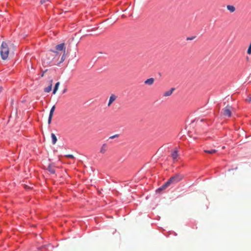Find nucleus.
Here are the masks:
<instances>
[{
  "mask_svg": "<svg viewBox=\"0 0 251 251\" xmlns=\"http://www.w3.org/2000/svg\"><path fill=\"white\" fill-rule=\"evenodd\" d=\"M183 178V176L177 174L172 176L160 188V189H164L168 187L171 183H176L180 181Z\"/></svg>",
  "mask_w": 251,
  "mask_h": 251,
  "instance_id": "f257e3e1",
  "label": "nucleus"
},
{
  "mask_svg": "<svg viewBox=\"0 0 251 251\" xmlns=\"http://www.w3.org/2000/svg\"><path fill=\"white\" fill-rule=\"evenodd\" d=\"M0 55L1 57V58L3 60L6 59L8 56L9 48H8L7 44L4 42H3L1 43V47H0Z\"/></svg>",
  "mask_w": 251,
  "mask_h": 251,
  "instance_id": "f03ea898",
  "label": "nucleus"
},
{
  "mask_svg": "<svg viewBox=\"0 0 251 251\" xmlns=\"http://www.w3.org/2000/svg\"><path fill=\"white\" fill-rule=\"evenodd\" d=\"M55 49L58 51H63V54L61 58L60 61L58 63V64H60L62 63L65 59L66 50L65 48V44L61 43L56 45L55 46Z\"/></svg>",
  "mask_w": 251,
  "mask_h": 251,
  "instance_id": "7ed1b4c3",
  "label": "nucleus"
},
{
  "mask_svg": "<svg viewBox=\"0 0 251 251\" xmlns=\"http://www.w3.org/2000/svg\"><path fill=\"white\" fill-rule=\"evenodd\" d=\"M232 107L229 105H227L223 109V115L225 117H230L231 116V110Z\"/></svg>",
  "mask_w": 251,
  "mask_h": 251,
  "instance_id": "20e7f679",
  "label": "nucleus"
},
{
  "mask_svg": "<svg viewBox=\"0 0 251 251\" xmlns=\"http://www.w3.org/2000/svg\"><path fill=\"white\" fill-rule=\"evenodd\" d=\"M59 55L58 51L56 50H50V51L47 54V56L49 57V60H53L55 59Z\"/></svg>",
  "mask_w": 251,
  "mask_h": 251,
  "instance_id": "39448f33",
  "label": "nucleus"
},
{
  "mask_svg": "<svg viewBox=\"0 0 251 251\" xmlns=\"http://www.w3.org/2000/svg\"><path fill=\"white\" fill-rule=\"evenodd\" d=\"M179 156L178 151L177 148H175L172 152L171 157H172L174 162L177 161V158Z\"/></svg>",
  "mask_w": 251,
  "mask_h": 251,
  "instance_id": "423d86ee",
  "label": "nucleus"
},
{
  "mask_svg": "<svg viewBox=\"0 0 251 251\" xmlns=\"http://www.w3.org/2000/svg\"><path fill=\"white\" fill-rule=\"evenodd\" d=\"M55 109V106L53 105L51 107V109L50 110V114H49V119H48V124H50L51 123V119H52V116H53V113L54 112Z\"/></svg>",
  "mask_w": 251,
  "mask_h": 251,
  "instance_id": "0eeeda50",
  "label": "nucleus"
},
{
  "mask_svg": "<svg viewBox=\"0 0 251 251\" xmlns=\"http://www.w3.org/2000/svg\"><path fill=\"white\" fill-rule=\"evenodd\" d=\"M47 170L51 174H55V166L52 164H50L48 166Z\"/></svg>",
  "mask_w": 251,
  "mask_h": 251,
  "instance_id": "6e6552de",
  "label": "nucleus"
},
{
  "mask_svg": "<svg viewBox=\"0 0 251 251\" xmlns=\"http://www.w3.org/2000/svg\"><path fill=\"white\" fill-rule=\"evenodd\" d=\"M108 146L106 144H103L101 146L100 149V152L102 154H104L107 151Z\"/></svg>",
  "mask_w": 251,
  "mask_h": 251,
  "instance_id": "1a4fd4ad",
  "label": "nucleus"
},
{
  "mask_svg": "<svg viewBox=\"0 0 251 251\" xmlns=\"http://www.w3.org/2000/svg\"><path fill=\"white\" fill-rule=\"evenodd\" d=\"M117 99V96L114 94H112L109 98V102L108 103V106H109L113 103L114 101Z\"/></svg>",
  "mask_w": 251,
  "mask_h": 251,
  "instance_id": "9d476101",
  "label": "nucleus"
},
{
  "mask_svg": "<svg viewBox=\"0 0 251 251\" xmlns=\"http://www.w3.org/2000/svg\"><path fill=\"white\" fill-rule=\"evenodd\" d=\"M154 79L153 78H150L149 79H147L145 81V83L148 85H151L154 83Z\"/></svg>",
  "mask_w": 251,
  "mask_h": 251,
  "instance_id": "9b49d317",
  "label": "nucleus"
},
{
  "mask_svg": "<svg viewBox=\"0 0 251 251\" xmlns=\"http://www.w3.org/2000/svg\"><path fill=\"white\" fill-rule=\"evenodd\" d=\"M174 90H175L174 88H171L170 90L166 91L164 93L163 96H165V97L170 96V95H172V94L173 93V92L174 91Z\"/></svg>",
  "mask_w": 251,
  "mask_h": 251,
  "instance_id": "f8f14e48",
  "label": "nucleus"
},
{
  "mask_svg": "<svg viewBox=\"0 0 251 251\" xmlns=\"http://www.w3.org/2000/svg\"><path fill=\"white\" fill-rule=\"evenodd\" d=\"M226 8L231 13L234 12L236 10L235 6L232 5H227L226 6Z\"/></svg>",
  "mask_w": 251,
  "mask_h": 251,
  "instance_id": "ddd939ff",
  "label": "nucleus"
},
{
  "mask_svg": "<svg viewBox=\"0 0 251 251\" xmlns=\"http://www.w3.org/2000/svg\"><path fill=\"white\" fill-rule=\"evenodd\" d=\"M51 138H52V144L53 145L55 144L56 142H57V137H56L54 133H51Z\"/></svg>",
  "mask_w": 251,
  "mask_h": 251,
  "instance_id": "4468645a",
  "label": "nucleus"
},
{
  "mask_svg": "<svg viewBox=\"0 0 251 251\" xmlns=\"http://www.w3.org/2000/svg\"><path fill=\"white\" fill-rule=\"evenodd\" d=\"M59 85H60L59 82H57L55 84L54 88L53 90V94H55L56 93V91H57V90L58 89V87H59Z\"/></svg>",
  "mask_w": 251,
  "mask_h": 251,
  "instance_id": "2eb2a0df",
  "label": "nucleus"
},
{
  "mask_svg": "<svg viewBox=\"0 0 251 251\" xmlns=\"http://www.w3.org/2000/svg\"><path fill=\"white\" fill-rule=\"evenodd\" d=\"M51 89H52V84L50 83V84L49 86H48L47 87H46L44 89V91L45 92L49 93L50 91H51Z\"/></svg>",
  "mask_w": 251,
  "mask_h": 251,
  "instance_id": "dca6fc26",
  "label": "nucleus"
},
{
  "mask_svg": "<svg viewBox=\"0 0 251 251\" xmlns=\"http://www.w3.org/2000/svg\"><path fill=\"white\" fill-rule=\"evenodd\" d=\"M204 151L206 153H210V154H213L214 153H216L217 152V151L216 150L212 149L210 150H205Z\"/></svg>",
  "mask_w": 251,
  "mask_h": 251,
  "instance_id": "f3484780",
  "label": "nucleus"
},
{
  "mask_svg": "<svg viewBox=\"0 0 251 251\" xmlns=\"http://www.w3.org/2000/svg\"><path fill=\"white\" fill-rule=\"evenodd\" d=\"M41 3L46 5H48L50 3V0H41Z\"/></svg>",
  "mask_w": 251,
  "mask_h": 251,
  "instance_id": "a211bd4d",
  "label": "nucleus"
},
{
  "mask_svg": "<svg viewBox=\"0 0 251 251\" xmlns=\"http://www.w3.org/2000/svg\"><path fill=\"white\" fill-rule=\"evenodd\" d=\"M65 157H68V158H72V159H74V158H75L74 155H72V154L65 155Z\"/></svg>",
  "mask_w": 251,
  "mask_h": 251,
  "instance_id": "6ab92c4d",
  "label": "nucleus"
},
{
  "mask_svg": "<svg viewBox=\"0 0 251 251\" xmlns=\"http://www.w3.org/2000/svg\"><path fill=\"white\" fill-rule=\"evenodd\" d=\"M119 137V135L118 134H115V135H112L110 137V139H114L115 138H116V137Z\"/></svg>",
  "mask_w": 251,
  "mask_h": 251,
  "instance_id": "aec40b11",
  "label": "nucleus"
},
{
  "mask_svg": "<svg viewBox=\"0 0 251 251\" xmlns=\"http://www.w3.org/2000/svg\"><path fill=\"white\" fill-rule=\"evenodd\" d=\"M246 100L249 101V102H251V95H250L248 97V98Z\"/></svg>",
  "mask_w": 251,
  "mask_h": 251,
  "instance_id": "412c9836",
  "label": "nucleus"
},
{
  "mask_svg": "<svg viewBox=\"0 0 251 251\" xmlns=\"http://www.w3.org/2000/svg\"><path fill=\"white\" fill-rule=\"evenodd\" d=\"M247 52L249 54H251V47H249L248 49V51H247Z\"/></svg>",
  "mask_w": 251,
  "mask_h": 251,
  "instance_id": "4be33fe9",
  "label": "nucleus"
},
{
  "mask_svg": "<svg viewBox=\"0 0 251 251\" xmlns=\"http://www.w3.org/2000/svg\"><path fill=\"white\" fill-rule=\"evenodd\" d=\"M2 88H0V92L2 91Z\"/></svg>",
  "mask_w": 251,
  "mask_h": 251,
  "instance_id": "5701e85b",
  "label": "nucleus"
},
{
  "mask_svg": "<svg viewBox=\"0 0 251 251\" xmlns=\"http://www.w3.org/2000/svg\"><path fill=\"white\" fill-rule=\"evenodd\" d=\"M193 39V38H187V40H191V39Z\"/></svg>",
  "mask_w": 251,
  "mask_h": 251,
  "instance_id": "b1692460",
  "label": "nucleus"
},
{
  "mask_svg": "<svg viewBox=\"0 0 251 251\" xmlns=\"http://www.w3.org/2000/svg\"><path fill=\"white\" fill-rule=\"evenodd\" d=\"M66 89H65V90L63 91V93H65V92H66Z\"/></svg>",
  "mask_w": 251,
  "mask_h": 251,
  "instance_id": "393cba45",
  "label": "nucleus"
},
{
  "mask_svg": "<svg viewBox=\"0 0 251 251\" xmlns=\"http://www.w3.org/2000/svg\"><path fill=\"white\" fill-rule=\"evenodd\" d=\"M249 47H251V44H250Z\"/></svg>",
  "mask_w": 251,
  "mask_h": 251,
  "instance_id": "a878e982",
  "label": "nucleus"
}]
</instances>
